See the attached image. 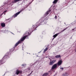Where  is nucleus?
Segmentation results:
<instances>
[{"label": "nucleus", "mask_w": 76, "mask_h": 76, "mask_svg": "<svg viewBox=\"0 0 76 76\" xmlns=\"http://www.w3.org/2000/svg\"><path fill=\"white\" fill-rule=\"evenodd\" d=\"M51 12V10H50L49 11H48L45 13V15H47L49 13V12Z\"/></svg>", "instance_id": "obj_9"}, {"label": "nucleus", "mask_w": 76, "mask_h": 76, "mask_svg": "<svg viewBox=\"0 0 76 76\" xmlns=\"http://www.w3.org/2000/svg\"><path fill=\"white\" fill-rule=\"evenodd\" d=\"M1 26L2 27H4V26H5V24L4 23H1Z\"/></svg>", "instance_id": "obj_8"}, {"label": "nucleus", "mask_w": 76, "mask_h": 76, "mask_svg": "<svg viewBox=\"0 0 76 76\" xmlns=\"http://www.w3.org/2000/svg\"><path fill=\"white\" fill-rule=\"evenodd\" d=\"M28 37V35H26V36L23 37L21 39V40H19L15 45V47H16L17 45H18L20 43H21L22 42V41H24V39L26 38V37Z\"/></svg>", "instance_id": "obj_1"}, {"label": "nucleus", "mask_w": 76, "mask_h": 76, "mask_svg": "<svg viewBox=\"0 0 76 76\" xmlns=\"http://www.w3.org/2000/svg\"><path fill=\"white\" fill-rule=\"evenodd\" d=\"M48 75V73H45L42 76H47Z\"/></svg>", "instance_id": "obj_12"}, {"label": "nucleus", "mask_w": 76, "mask_h": 76, "mask_svg": "<svg viewBox=\"0 0 76 76\" xmlns=\"http://www.w3.org/2000/svg\"><path fill=\"white\" fill-rule=\"evenodd\" d=\"M7 32H8V31H7Z\"/></svg>", "instance_id": "obj_32"}, {"label": "nucleus", "mask_w": 76, "mask_h": 76, "mask_svg": "<svg viewBox=\"0 0 76 76\" xmlns=\"http://www.w3.org/2000/svg\"><path fill=\"white\" fill-rule=\"evenodd\" d=\"M29 33H30V32H29L28 33V34H29Z\"/></svg>", "instance_id": "obj_28"}, {"label": "nucleus", "mask_w": 76, "mask_h": 76, "mask_svg": "<svg viewBox=\"0 0 76 76\" xmlns=\"http://www.w3.org/2000/svg\"><path fill=\"white\" fill-rule=\"evenodd\" d=\"M62 76H69V74L66 73L63 74Z\"/></svg>", "instance_id": "obj_6"}, {"label": "nucleus", "mask_w": 76, "mask_h": 76, "mask_svg": "<svg viewBox=\"0 0 76 76\" xmlns=\"http://www.w3.org/2000/svg\"><path fill=\"white\" fill-rule=\"evenodd\" d=\"M10 50H11V52H12V51H13V49L12 50V49H11Z\"/></svg>", "instance_id": "obj_22"}, {"label": "nucleus", "mask_w": 76, "mask_h": 76, "mask_svg": "<svg viewBox=\"0 0 76 76\" xmlns=\"http://www.w3.org/2000/svg\"><path fill=\"white\" fill-rule=\"evenodd\" d=\"M67 27H66L65 29H64L62 31H61V32H60V33H59V34H60V33H61V32H63L64 31H65V30H66L67 29Z\"/></svg>", "instance_id": "obj_14"}, {"label": "nucleus", "mask_w": 76, "mask_h": 76, "mask_svg": "<svg viewBox=\"0 0 76 76\" xmlns=\"http://www.w3.org/2000/svg\"><path fill=\"white\" fill-rule=\"evenodd\" d=\"M4 15H5V13L4 14Z\"/></svg>", "instance_id": "obj_31"}, {"label": "nucleus", "mask_w": 76, "mask_h": 76, "mask_svg": "<svg viewBox=\"0 0 76 76\" xmlns=\"http://www.w3.org/2000/svg\"><path fill=\"white\" fill-rule=\"evenodd\" d=\"M38 26H39V25H36L35 26V27H34V28H37V27H38Z\"/></svg>", "instance_id": "obj_19"}, {"label": "nucleus", "mask_w": 76, "mask_h": 76, "mask_svg": "<svg viewBox=\"0 0 76 76\" xmlns=\"http://www.w3.org/2000/svg\"><path fill=\"white\" fill-rule=\"evenodd\" d=\"M4 57H5V56H4Z\"/></svg>", "instance_id": "obj_33"}, {"label": "nucleus", "mask_w": 76, "mask_h": 76, "mask_svg": "<svg viewBox=\"0 0 76 76\" xmlns=\"http://www.w3.org/2000/svg\"><path fill=\"white\" fill-rule=\"evenodd\" d=\"M6 12H7V10L5 11L2 14H4V13H6Z\"/></svg>", "instance_id": "obj_21"}, {"label": "nucleus", "mask_w": 76, "mask_h": 76, "mask_svg": "<svg viewBox=\"0 0 76 76\" xmlns=\"http://www.w3.org/2000/svg\"><path fill=\"white\" fill-rule=\"evenodd\" d=\"M3 62V60H1L0 61V64H2V63H3V62Z\"/></svg>", "instance_id": "obj_17"}, {"label": "nucleus", "mask_w": 76, "mask_h": 76, "mask_svg": "<svg viewBox=\"0 0 76 76\" xmlns=\"http://www.w3.org/2000/svg\"><path fill=\"white\" fill-rule=\"evenodd\" d=\"M41 21V20H40V21Z\"/></svg>", "instance_id": "obj_27"}, {"label": "nucleus", "mask_w": 76, "mask_h": 76, "mask_svg": "<svg viewBox=\"0 0 76 76\" xmlns=\"http://www.w3.org/2000/svg\"><path fill=\"white\" fill-rule=\"evenodd\" d=\"M57 64H56L53 65L52 67V69H57Z\"/></svg>", "instance_id": "obj_2"}, {"label": "nucleus", "mask_w": 76, "mask_h": 76, "mask_svg": "<svg viewBox=\"0 0 76 76\" xmlns=\"http://www.w3.org/2000/svg\"><path fill=\"white\" fill-rule=\"evenodd\" d=\"M22 66H24V65H22Z\"/></svg>", "instance_id": "obj_26"}, {"label": "nucleus", "mask_w": 76, "mask_h": 76, "mask_svg": "<svg viewBox=\"0 0 76 76\" xmlns=\"http://www.w3.org/2000/svg\"><path fill=\"white\" fill-rule=\"evenodd\" d=\"M22 73V71H20L19 70H17L16 72V75H19V73Z\"/></svg>", "instance_id": "obj_3"}, {"label": "nucleus", "mask_w": 76, "mask_h": 76, "mask_svg": "<svg viewBox=\"0 0 76 76\" xmlns=\"http://www.w3.org/2000/svg\"><path fill=\"white\" fill-rule=\"evenodd\" d=\"M56 61V60H53L52 61V62L53 63H53H54Z\"/></svg>", "instance_id": "obj_16"}, {"label": "nucleus", "mask_w": 76, "mask_h": 76, "mask_svg": "<svg viewBox=\"0 0 76 76\" xmlns=\"http://www.w3.org/2000/svg\"><path fill=\"white\" fill-rule=\"evenodd\" d=\"M60 55H57L55 56L56 58H60Z\"/></svg>", "instance_id": "obj_13"}, {"label": "nucleus", "mask_w": 76, "mask_h": 76, "mask_svg": "<svg viewBox=\"0 0 76 76\" xmlns=\"http://www.w3.org/2000/svg\"><path fill=\"white\" fill-rule=\"evenodd\" d=\"M59 34H60V33H58L56 34L55 35H53V38H54L52 39V40H53V39H54V38H56V37H57V36Z\"/></svg>", "instance_id": "obj_5"}, {"label": "nucleus", "mask_w": 76, "mask_h": 76, "mask_svg": "<svg viewBox=\"0 0 76 76\" xmlns=\"http://www.w3.org/2000/svg\"><path fill=\"white\" fill-rule=\"evenodd\" d=\"M21 11H20L17 13L15 15V16H14V18H15V17H16V16H18V15H19V14L20 13V12H21Z\"/></svg>", "instance_id": "obj_7"}, {"label": "nucleus", "mask_w": 76, "mask_h": 76, "mask_svg": "<svg viewBox=\"0 0 76 76\" xmlns=\"http://www.w3.org/2000/svg\"><path fill=\"white\" fill-rule=\"evenodd\" d=\"M33 72V71H31V73H30V75H31V74H32V73Z\"/></svg>", "instance_id": "obj_25"}, {"label": "nucleus", "mask_w": 76, "mask_h": 76, "mask_svg": "<svg viewBox=\"0 0 76 76\" xmlns=\"http://www.w3.org/2000/svg\"><path fill=\"white\" fill-rule=\"evenodd\" d=\"M31 35L30 34H29V35Z\"/></svg>", "instance_id": "obj_29"}, {"label": "nucleus", "mask_w": 76, "mask_h": 76, "mask_svg": "<svg viewBox=\"0 0 76 76\" xmlns=\"http://www.w3.org/2000/svg\"><path fill=\"white\" fill-rule=\"evenodd\" d=\"M58 0H55L53 2V3L55 4L56 2H57Z\"/></svg>", "instance_id": "obj_11"}, {"label": "nucleus", "mask_w": 76, "mask_h": 76, "mask_svg": "<svg viewBox=\"0 0 76 76\" xmlns=\"http://www.w3.org/2000/svg\"><path fill=\"white\" fill-rule=\"evenodd\" d=\"M48 50V48H46V49L44 50V53H45V51H47V50Z\"/></svg>", "instance_id": "obj_15"}, {"label": "nucleus", "mask_w": 76, "mask_h": 76, "mask_svg": "<svg viewBox=\"0 0 76 76\" xmlns=\"http://www.w3.org/2000/svg\"><path fill=\"white\" fill-rule=\"evenodd\" d=\"M53 62L52 61V62H50V64H49L50 65H53Z\"/></svg>", "instance_id": "obj_18"}, {"label": "nucleus", "mask_w": 76, "mask_h": 76, "mask_svg": "<svg viewBox=\"0 0 76 76\" xmlns=\"http://www.w3.org/2000/svg\"><path fill=\"white\" fill-rule=\"evenodd\" d=\"M19 1H20V0H14L13 1V3H16Z\"/></svg>", "instance_id": "obj_10"}, {"label": "nucleus", "mask_w": 76, "mask_h": 76, "mask_svg": "<svg viewBox=\"0 0 76 76\" xmlns=\"http://www.w3.org/2000/svg\"><path fill=\"white\" fill-rule=\"evenodd\" d=\"M55 19H57V16L56 15L55 17Z\"/></svg>", "instance_id": "obj_24"}, {"label": "nucleus", "mask_w": 76, "mask_h": 76, "mask_svg": "<svg viewBox=\"0 0 76 76\" xmlns=\"http://www.w3.org/2000/svg\"><path fill=\"white\" fill-rule=\"evenodd\" d=\"M32 29L31 28L30 29V32H32Z\"/></svg>", "instance_id": "obj_20"}, {"label": "nucleus", "mask_w": 76, "mask_h": 76, "mask_svg": "<svg viewBox=\"0 0 76 76\" xmlns=\"http://www.w3.org/2000/svg\"><path fill=\"white\" fill-rule=\"evenodd\" d=\"M46 57V58H47V57Z\"/></svg>", "instance_id": "obj_30"}, {"label": "nucleus", "mask_w": 76, "mask_h": 76, "mask_svg": "<svg viewBox=\"0 0 76 76\" xmlns=\"http://www.w3.org/2000/svg\"><path fill=\"white\" fill-rule=\"evenodd\" d=\"M60 69H61V70H63L64 68H60Z\"/></svg>", "instance_id": "obj_23"}, {"label": "nucleus", "mask_w": 76, "mask_h": 76, "mask_svg": "<svg viewBox=\"0 0 76 76\" xmlns=\"http://www.w3.org/2000/svg\"><path fill=\"white\" fill-rule=\"evenodd\" d=\"M62 63V61L61 60L59 61L57 63V65L58 66H60Z\"/></svg>", "instance_id": "obj_4"}]
</instances>
